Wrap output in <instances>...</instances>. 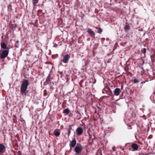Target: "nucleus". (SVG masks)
Wrapping results in <instances>:
<instances>
[{"instance_id": "obj_1", "label": "nucleus", "mask_w": 155, "mask_h": 155, "mask_svg": "<svg viewBox=\"0 0 155 155\" xmlns=\"http://www.w3.org/2000/svg\"><path fill=\"white\" fill-rule=\"evenodd\" d=\"M29 84V81L27 80H24L22 82L21 87L20 93L23 96H25L26 95V90Z\"/></svg>"}, {"instance_id": "obj_2", "label": "nucleus", "mask_w": 155, "mask_h": 155, "mask_svg": "<svg viewBox=\"0 0 155 155\" xmlns=\"http://www.w3.org/2000/svg\"><path fill=\"white\" fill-rule=\"evenodd\" d=\"M8 54V51L7 50H1L0 55L1 58L3 59L6 58Z\"/></svg>"}, {"instance_id": "obj_3", "label": "nucleus", "mask_w": 155, "mask_h": 155, "mask_svg": "<svg viewBox=\"0 0 155 155\" xmlns=\"http://www.w3.org/2000/svg\"><path fill=\"white\" fill-rule=\"evenodd\" d=\"M82 147L80 144H78L74 148L75 151L77 154L81 153L82 150Z\"/></svg>"}, {"instance_id": "obj_4", "label": "nucleus", "mask_w": 155, "mask_h": 155, "mask_svg": "<svg viewBox=\"0 0 155 155\" xmlns=\"http://www.w3.org/2000/svg\"><path fill=\"white\" fill-rule=\"evenodd\" d=\"M70 58V56L68 54H66L63 57L62 61L64 63H67L68 61Z\"/></svg>"}, {"instance_id": "obj_5", "label": "nucleus", "mask_w": 155, "mask_h": 155, "mask_svg": "<svg viewBox=\"0 0 155 155\" xmlns=\"http://www.w3.org/2000/svg\"><path fill=\"white\" fill-rule=\"evenodd\" d=\"M76 144V141L74 138L72 141H70V146L71 149L74 148Z\"/></svg>"}, {"instance_id": "obj_6", "label": "nucleus", "mask_w": 155, "mask_h": 155, "mask_svg": "<svg viewBox=\"0 0 155 155\" xmlns=\"http://www.w3.org/2000/svg\"><path fill=\"white\" fill-rule=\"evenodd\" d=\"M121 91L119 88H117L113 91L114 95L116 96H118L121 92Z\"/></svg>"}, {"instance_id": "obj_7", "label": "nucleus", "mask_w": 155, "mask_h": 155, "mask_svg": "<svg viewBox=\"0 0 155 155\" xmlns=\"http://www.w3.org/2000/svg\"><path fill=\"white\" fill-rule=\"evenodd\" d=\"M76 132L77 135H80L82 134L83 130L81 128L79 127L76 129Z\"/></svg>"}, {"instance_id": "obj_8", "label": "nucleus", "mask_w": 155, "mask_h": 155, "mask_svg": "<svg viewBox=\"0 0 155 155\" xmlns=\"http://www.w3.org/2000/svg\"><path fill=\"white\" fill-rule=\"evenodd\" d=\"M5 151V147L3 144H0V153H4Z\"/></svg>"}, {"instance_id": "obj_9", "label": "nucleus", "mask_w": 155, "mask_h": 155, "mask_svg": "<svg viewBox=\"0 0 155 155\" xmlns=\"http://www.w3.org/2000/svg\"><path fill=\"white\" fill-rule=\"evenodd\" d=\"M87 32L90 34L91 37H95V34L92 30L90 28L87 29Z\"/></svg>"}, {"instance_id": "obj_10", "label": "nucleus", "mask_w": 155, "mask_h": 155, "mask_svg": "<svg viewBox=\"0 0 155 155\" xmlns=\"http://www.w3.org/2000/svg\"><path fill=\"white\" fill-rule=\"evenodd\" d=\"M54 134L56 137H58L60 134V131L58 129L55 130L54 131Z\"/></svg>"}, {"instance_id": "obj_11", "label": "nucleus", "mask_w": 155, "mask_h": 155, "mask_svg": "<svg viewBox=\"0 0 155 155\" xmlns=\"http://www.w3.org/2000/svg\"><path fill=\"white\" fill-rule=\"evenodd\" d=\"M53 77L50 73L48 75V78L46 79V81H50L52 79Z\"/></svg>"}, {"instance_id": "obj_12", "label": "nucleus", "mask_w": 155, "mask_h": 155, "mask_svg": "<svg viewBox=\"0 0 155 155\" xmlns=\"http://www.w3.org/2000/svg\"><path fill=\"white\" fill-rule=\"evenodd\" d=\"M132 147L134 151L138 149V146L136 144H133L132 145Z\"/></svg>"}, {"instance_id": "obj_13", "label": "nucleus", "mask_w": 155, "mask_h": 155, "mask_svg": "<svg viewBox=\"0 0 155 155\" xmlns=\"http://www.w3.org/2000/svg\"><path fill=\"white\" fill-rule=\"evenodd\" d=\"M1 46L2 48L3 49H6L7 48V45L5 43H2Z\"/></svg>"}, {"instance_id": "obj_14", "label": "nucleus", "mask_w": 155, "mask_h": 155, "mask_svg": "<svg viewBox=\"0 0 155 155\" xmlns=\"http://www.w3.org/2000/svg\"><path fill=\"white\" fill-rule=\"evenodd\" d=\"M70 112V111L68 108L65 109L63 111V113H65L66 114H68Z\"/></svg>"}, {"instance_id": "obj_15", "label": "nucleus", "mask_w": 155, "mask_h": 155, "mask_svg": "<svg viewBox=\"0 0 155 155\" xmlns=\"http://www.w3.org/2000/svg\"><path fill=\"white\" fill-rule=\"evenodd\" d=\"M130 27L128 25H126L124 27V30L126 31H127L130 29Z\"/></svg>"}, {"instance_id": "obj_16", "label": "nucleus", "mask_w": 155, "mask_h": 155, "mask_svg": "<svg viewBox=\"0 0 155 155\" xmlns=\"http://www.w3.org/2000/svg\"><path fill=\"white\" fill-rule=\"evenodd\" d=\"M39 0H32V2L34 4H36L37 3Z\"/></svg>"}, {"instance_id": "obj_17", "label": "nucleus", "mask_w": 155, "mask_h": 155, "mask_svg": "<svg viewBox=\"0 0 155 155\" xmlns=\"http://www.w3.org/2000/svg\"><path fill=\"white\" fill-rule=\"evenodd\" d=\"M71 127H70L68 128V132L69 135L71 133Z\"/></svg>"}, {"instance_id": "obj_18", "label": "nucleus", "mask_w": 155, "mask_h": 155, "mask_svg": "<svg viewBox=\"0 0 155 155\" xmlns=\"http://www.w3.org/2000/svg\"><path fill=\"white\" fill-rule=\"evenodd\" d=\"M102 31V29L100 28H99L98 30V31H97L98 33H100Z\"/></svg>"}, {"instance_id": "obj_19", "label": "nucleus", "mask_w": 155, "mask_h": 155, "mask_svg": "<svg viewBox=\"0 0 155 155\" xmlns=\"http://www.w3.org/2000/svg\"><path fill=\"white\" fill-rule=\"evenodd\" d=\"M143 53L144 54H145L146 53V49L145 48H143Z\"/></svg>"}, {"instance_id": "obj_20", "label": "nucleus", "mask_w": 155, "mask_h": 155, "mask_svg": "<svg viewBox=\"0 0 155 155\" xmlns=\"http://www.w3.org/2000/svg\"><path fill=\"white\" fill-rule=\"evenodd\" d=\"M138 82V81L137 80V79H135L134 80V83H137Z\"/></svg>"}, {"instance_id": "obj_21", "label": "nucleus", "mask_w": 155, "mask_h": 155, "mask_svg": "<svg viewBox=\"0 0 155 155\" xmlns=\"http://www.w3.org/2000/svg\"><path fill=\"white\" fill-rule=\"evenodd\" d=\"M139 155H145V154L143 153H140Z\"/></svg>"}, {"instance_id": "obj_22", "label": "nucleus", "mask_w": 155, "mask_h": 155, "mask_svg": "<svg viewBox=\"0 0 155 155\" xmlns=\"http://www.w3.org/2000/svg\"><path fill=\"white\" fill-rule=\"evenodd\" d=\"M58 46V45L57 44H55L54 45V47H56Z\"/></svg>"}, {"instance_id": "obj_23", "label": "nucleus", "mask_w": 155, "mask_h": 155, "mask_svg": "<svg viewBox=\"0 0 155 155\" xmlns=\"http://www.w3.org/2000/svg\"><path fill=\"white\" fill-rule=\"evenodd\" d=\"M59 72L61 74V77L62 76V74L63 72L62 71H61V72Z\"/></svg>"}, {"instance_id": "obj_24", "label": "nucleus", "mask_w": 155, "mask_h": 155, "mask_svg": "<svg viewBox=\"0 0 155 155\" xmlns=\"http://www.w3.org/2000/svg\"><path fill=\"white\" fill-rule=\"evenodd\" d=\"M140 69L141 70H143V68L141 67H140Z\"/></svg>"}, {"instance_id": "obj_25", "label": "nucleus", "mask_w": 155, "mask_h": 155, "mask_svg": "<svg viewBox=\"0 0 155 155\" xmlns=\"http://www.w3.org/2000/svg\"><path fill=\"white\" fill-rule=\"evenodd\" d=\"M19 42V41H16V43H18Z\"/></svg>"}, {"instance_id": "obj_26", "label": "nucleus", "mask_w": 155, "mask_h": 155, "mask_svg": "<svg viewBox=\"0 0 155 155\" xmlns=\"http://www.w3.org/2000/svg\"><path fill=\"white\" fill-rule=\"evenodd\" d=\"M112 149L114 151V147H113L112 148Z\"/></svg>"}, {"instance_id": "obj_27", "label": "nucleus", "mask_w": 155, "mask_h": 155, "mask_svg": "<svg viewBox=\"0 0 155 155\" xmlns=\"http://www.w3.org/2000/svg\"><path fill=\"white\" fill-rule=\"evenodd\" d=\"M39 11H42V10H39ZM43 11H44L43 12H45V10H43Z\"/></svg>"}, {"instance_id": "obj_28", "label": "nucleus", "mask_w": 155, "mask_h": 155, "mask_svg": "<svg viewBox=\"0 0 155 155\" xmlns=\"http://www.w3.org/2000/svg\"><path fill=\"white\" fill-rule=\"evenodd\" d=\"M15 47H16L18 48V46H17V45H15Z\"/></svg>"}]
</instances>
